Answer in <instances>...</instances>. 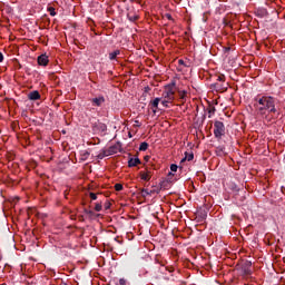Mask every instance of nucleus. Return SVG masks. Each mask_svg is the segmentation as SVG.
Listing matches in <instances>:
<instances>
[{
  "mask_svg": "<svg viewBox=\"0 0 285 285\" xmlns=\"http://www.w3.org/2000/svg\"><path fill=\"white\" fill-rule=\"evenodd\" d=\"M101 208H102L101 203H97L95 206L96 213H101Z\"/></svg>",
  "mask_w": 285,
  "mask_h": 285,
  "instance_id": "24",
  "label": "nucleus"
},
{
  "mask_svg": "<svg viewBox=\"0 0 285 285\" xmlns=\"http://www.w3.org/2000/svg\"><path fill=\"white\" fill-rule=\"evenodd\" d=\"M167 19H173V16H170V14H167Z\"/></svg>",
  "mask_w": 285,
  "mask_h": 285,
  "instance_id": "39",
  "label": "nucleus"
},
{
  "mask_svg": "<svg viewBox=\"0 0 285 285\" xmlns=\"http://www.w3.org/2000/svg\"><path fill=\"white\" fill-rule=\"evenodd\" d=\"M119 151H121V144L117 142L112 146H110L108 149H106V154L110 157V155H117Z\"/></svg>",
  "mask_w": 285,
  "mask_h": 285,
  "instance_id": "4",
  "label": "nucleus"
},
{
  "mask_svg": "<svg viewBox=\"0 0 285 285\" xmlns=\"http://www.w3.org/2000/svg\"><path fill=\"white\" fill-rule=\"evenodd\" d=\"M173 177H175V175L173 174V171H169L167 180L160 183V188H166L167 184L173 183Z\"/></svg>",
  "mask_w": 285,
  "mask_h": 285,
  "instance_id": "11",
  "label": "nucleus"
},
{
  "mask_svg": "<svg viewBox=\"0 0 285 285\" xmlns=\"http://www.w3.org/2000/svg\"><path fill=\"white\" fill-rule=\"evenodd\" d=\"M217 81H220L222 83H224V81H226V76L219 75V76L217 77Z\"/></svg>",
  "mask_w": 285,
  "mask_h": 285,
  "instance_id": "26",
  "label": "nucleus"
},
{
  "mask_svg": "<svg viewBox=\"0 0 285 285\" xmlns=\"http://www.w3.org/2000/svg\"><path fill=\"white\" fill-rule=\"evenodd\" d=\"M92 128H94V130H97L98 132H106V130H108V126H106V124L100 122V121L92 124Z\"/></svg>",
  "mask_w": 285,
  "mask_h": 285,
  "instance_id": "5",
  "label": "nucleus"
},
{
  "mask_svg": "<svg viewBox=\"0 0 285 285\" xmlns=\"http://www.w3.org/2000/svg\"><path fill=\"white\" fill-rule=\"evenodd\" d=\"M176 86H177V82L173 81L169 85H166L165 88H170V90H175Z\"/></svg>",
  "mask_w": 285,
  "mask_h": 285,
  "instance_id": "22",
  "label": "nucleus"
},
{
  "mask_svg": "<svg viewBox=\"0 0 285 285\" xmlns=\"http://www.w3.org/2000/svg\"><path fill=\"white\" fill-rule=\"evenodd\" d=\"M177 165L176 164H173V165H170V170H171V173H177Z\"/></svg>",
  "mask_w": 285,
  "mask_h": 285,
  "instance_id": "30",
  "label": "nucleus"
},
{
  "mask_svg": "<svg viewBox=\"0 0 285 285\" xmlns=\"http://www.w3.org/2000/svg\"><path fill=\"white\" fill-rule=\"evenodd\" d=\"M119 285H128V281L126 278H120Z\"/></svg>",
  "mask_w": 285,
  "mask_h": 285,
  "instance_id": "31",
  "label": "nucleus"
},
{
  "mask_svg": "<svg viewBox=\"0 0 285 285\" xmlns=\"http://www.w3.org/2000/svg\"><path fill=\"white\" fill-rule=\"evenodd\" d=\"M110 206H111V205H110V202H106V203H105V208H106V210H108V209L110 208Z\"/></svg>",
  "mask_w": 285,
  "mask_h": 285,
  "instance_id": "34",
  "label": "nucleus"
},
{
  "mask_svg": "<svg viewBox=\"0 0 285 285\" xmlns=\"http://www.w3.org/2000/svg\"><path fill=\"white\" fill-rule=\"evenodd\" d=\"M193 159H195V154L185 153V158L181 161H193Z\"/></svg>",
  "mask_w": 285,
  "mask_h": 285,
  "instance_id": "15",
  "label": "nucleus"
},
{
  "mask_svg": "<svg viewBox=\"0 0 285 285\" xmlns=\"http://www.w3.org/2000/svg\"><path fill=\"white\" fill-rule=\"evenodd\" d=\"M161 106H164V108H169L168 104H173L170 100H166V99H161Z\"/></svg>",
  "mask_w": 285,
  "mask_h": 285,
  "instance_id": "21",
  "label": "nucleus"
},
{
  "mask_svg": "<svg viewBox=\"0 0 285 285\" xmlns=\"http://www.w3.org/2000/svg\"><path fill=\"white\" fill-rule=\"evenodd\" d=\"M254 108L256 114L261 117H264L266 112H277V109L275 108V98L271 96H257L254 98Z\"/></svg>",
  "mask_w": 285,
  "mask_h": 285,
  "instance_id": "1",
  "label": "nucleus"
},
{
  "mask_svg": "<svg viewBox=\"0 0 285 285\" xmlns=\"http://www.w3.org/2000/svg\"><path fill=\"white\" fill-rule=\"evenodd\" d=\"M49 59H48V56L45 53V55H40L39 57H38V65L39 66H48V63H49Z\"/></svg>",
  "mask_w": 285,
  "mask_h": 285,
  "instance_id": "9",
  "label": "nucleus"
},
{
  "mask_svg": "<svg viewBox=\"0 0 285 285\" xmlns=\"http://www.w3.org/2000/svg\"><path fill=\"white\" fill-rule=\"evenodd\" d=\"M115 190H117V191L124 190V185H121V184H116V185H115Z\"/></svg>",
  "mask_w": 285,
  "mask_h": 285,
  "instance_id": "27",
  "label": "nucleus"
},
{
  "mask_svg": "<svg viewBox=\"0 0 285 285\" xmlns=\"http://www.w3.org/2000/svg\"><path fill=\"white\" fill-rule=\"evenodd\" d=\"M226 135V126L224 122L216 120L214 122V136L216 139H222Z\"/></svg>",
  "mask_w": 285,
  "mask_h": 285,
  "instance_id": "2",
  "label": "nucleus"
},
{
  "mask_svg": "<svg viewBox=\"0 0 285 285\" xmlns=\"http://www.w3.org/2000/svg\"><path fill=\"white\" fill-rule=\"evenodd\" d=\"M88 157H90V153L88 150L80 153V161H87Z\"/></svg>",
  "mask_w": 285,
  "mask_h": 285,
  "instance_id": "14",
  "label": "nucleus"
},
{
  "mask_svg": "<svg viewBox=\"0 0 285 285\" xmlns=\"http://www.w3.org/2000/svg\"><path fill=\"white\" fill-rule=\"evenodd\" d=\"M0 63H3V53L0 52Z\"/></svg>",
  "mask_w": 285,
  "mask_h": 285,
  "instance_id": "37",
  "label": "nucleus"
},
{
  "mask_svg": "<svg viewBox=\"0 0 285 285\" xmlns=\"http://www.w3.org/2000/svg\"><path fill=\"white\" fill-rule=\"evenodd\" d=\"M178 65H179V66H185V67H186V62H185L184 60H181V59H179V60H178Z\"/></svg>",
  "mask_w": 285,
  "mask_h": 285,
  "instance_id": "35",
  "label": "nucleus"
},
{
  "mask_svg": "<svg viewBox=\"0 0 285 285\" xmlns=\"http://www.w3.org/2000/svg\"><path fill=\"white\" fill-rule=\"evenodd\" d=\"M129 21H137L139 19V16H128Z\"/></svg>",
  "mask_w": 285,
  "mask_h": 285,
  "instance_id": "32",
  "label": "nucleus"
},
{
  "mask_svg": "<svg viewBox=\"0 0 285 285\" xmlns=\"http://www.w3.org/2000/svg\"><path fill=\"white\" fill-rule=\"evenodd\" d=\"M253 266V263L249 261H246L243 265V268H250Z\"/></svg>",
  "mask_w": 285,
  "mask_h": 285,
  "instance_id": "25",
  "label": "nucleus"
},
{
  "mask_svg": "<svg viewBox=\"0 0 285 285\" xmlns=\"http://www.w3.org/2000/svg\"><path fill=\"white\" fill-rule=\"evenodd\" d=\"M28 99H30V101H37V100L41 99V94H39V91H37V90H33L28 94Z\"/></svg>",
  "mask_w": 285,
  "mask_h": 285,
  "instance_id": "8",
  "label": "nucleus"
},
{
  "mask_svg": "<svg viewBox=\"0 0 285 285\" xmlns=\"http://www.w3.org/2000/svg\"><path fill=\"white\" fill-rule=\"evenodd\" d=\"M104 157H110L109 155H106V150L98 155V159H104Z\"/></svg>",
  "mask_w": 285,
  "mask_h": 285,
  "instance_id": "28",
  "label": "nucleus"
},
{
  "mask_svg": "<svg viewBox=\"0 0 285 285\" xmlns=\"http://www.w3.org/2000/svg\"><path fill=\"white\" fill-rule=\"evenodd\" d=\"M161 99H165L167 101H175V90L170 89V87H165V90L163 91Z\"/></svg>",
  "mask_w": 285,
  "mask_h": 285,
  "instance_id": "3",
  "label": "nucleus"
},
{
  "mask_svg": "<svg viewBox=\"0 0 285 285\" xmlns=\"http://www.w3.org/2000/svg\"><path fill=\"white\" fill-rule=\"evenodd\" d=\"M91 104L92 106L101 107L104 104H106V98L104 96H98L91 99Z\"/></svg>",
  "mask_w": 285,
  "mask_h": 285,
  "instance_id": "7",
  "label": "nucleus"
},
{
  "mask_svg": "<svg viewBox=\"0 0 285 285\" xmlns=\"http://www.w3.org/2000/svg\"><path fill=\"white\" fill-rule=\"evenodd\" d=\"M48 12L51 17H57V11H55V8L53 7H49L48 8Z\"/></svg>",
  "mask_w": 285,
  "mask_h": 285,
  "instance_id": "20",
  "label": "nucleus"
},
{
  "mask_svg": "<svg viewBox=\"0 0 285 285\" xmlns=\"http://www.w3.org/2000/svg\"><path fill=\"white\" fill-rule=\"evenodd\" d=\"M87 215H89V217H94L95 216V212L89 210V213Z\"/></svg>",
  "mask_w": 285,
  "mask_h": 285,
  "instance_id": "36",
  "label": "nucleus"
},
{
  "mask_svg": "<svg viewBox=\"0 0 285 285\" xmlns=\"http://www.w3.org/2000/svg\"><path fill=\"white\" fill-rule=\"evenodd\" d=\"M161 101V98H155L149 102V107L151 108L154 115H157V110H159V102Z\"/></svg>",
  "mask_w": 285,
  "mask_h": 285,
  "instance_id": "6",
  "label": "nucleus"
},
{
  "mask_svg": "<svg viewBox=\"0 0 285 285\" xmlns=\"http://www.w3.org/2000/svg\"><path fill=\"white\" fill-rule=\"evenodd\" d=\"M139 150H140V153L148 150V142H146V141L141 142L139 146Z\"/></svg>",
  "mask_w": 285,
  "mask_h": 285,
  "instance_id": "18",
  "label": "nucleus"
},
{
  "mask_svg": "<svg viewBox=\"0 0 285 285\" xmlns=\"http://www.w3.org/2000/svg\"><path fill=\"white\" fill-rule=\"evenodd\" d=\"M18 68L21 69V65L20 63H18Z\"/></svg>",
  "mask_w": 285,
  "mask_h": 285,
  "instance_id": "41",
  "label": "nucleus"
},
{
  "mask_svg": "<svg viewBox=\"0 0 285 285\" xmlns=\"http://www.w3.org/2000/svg\"><path fill=\"white\" fill-rule=\"evenodd\" d=\"M215 107H209L208 108V115H209V117H210V115H215Z\"/></svg>",
  "mask_w": 285,
  "mask_h": 285,
  "instance_id": "29",
  "label": "nucleus"
},
{
  "mask_svg": "<svg viewBox=\"0 0 285 285\" xmlns=\"http://www.w3.org/2000/svg\"><path fill=\"white\" fill-rule=\"evenodd\" d=\"M83 213H85L86 215H88V214L90 213V210L87 209V208H85V209H83Z\"/></svg>",
  "mask_w": 285,
  "mask_h": 285,
  "instance_id": "38",
  "label": "nucleus"
},
{
  "mask_svg": "<svg viewBox=\"0 0 285 285\" xmlns=\"http://www.w3.org/2000/svg\"><path fill=\"white\" fill-rule=\"evenodd\" d=\"M145 159H146V161H148V159H150V156H146Z\"/></svg>",
  "mask_w": 285,
  "mask_h": 285,
  "instance_id": "40",
  "label": "nucleus"
},
{
  "mask_svg": "<svg viewBox=\"0 0 285 285\" xmlns=\"http://www.w3.org/2000/svg\"><path fill=\"white\" fill-rule=\"evenodd\" d=\"M119 55H121L120 50H115L114 52H110L109 53L110 61H115V59H117V57H119Z\"/></svg>",
  "mask_w": 285,
  "mask_h": 285,
  "instance_id": "13",
  "label": "nucleus"
},
{
  "mask_svg": "<svg viewBox=\"0 0 285 285\" xmlns=\"http://www.w3.org/2000/svg\"><path fill=\"white\" fill-rule=\"evenodd\" d=\"M89 197H90V199H92L94 202L97 200V194H95V193H90V194H89Z\"/></svg>",
  "mask_w": 285,
  "mask_h": 285,
  "instance_id": "33",
  "label": "nucleus"
},
{
  "mask_svg": "<svg viewBox=\"0 0 285 285\" xmlns=\"http://www.w3.org/2000/svg\"><path fill=\"white\" fill-rule=\"evenodd\" d=\"M244 275H252L253 271L248 267H243Z\"/></svg>",
  "mask_w": 285,
  "mask_h": 285,
  "instance_id": "23",
  "label": "nucleus"
},
{
  "mask_svg": "<svg viewBox=\"0 0 285 285\" xmlns=\"http://www.w3.org/2000/svg\"><path fill=\"white\" fill-rule=\"evenodd\" d=\"M154 191L148 189H141V197H148V195H151Z\"/></svg>",
  "mask_w": 285,
  "mask_h": 285,
  "instance_id": "19",
  "label": "nucleus"
},
{
  "mask_svg": "<svg viewBox=\"0 0 285 285\" xmlns=\"http://www.w3.org/2000/svg\"><path fill=\"white\" fill-rule=\"evenodd\" d=\"M188 95V91L186 90H178V97L180 100L186 101V97Z\"/></svg>",
  "mask_w": 285,
  "mask_h": 285,
  "instance_id": "16",
  "label": "nucleus"
},
{
  "mask_svg": "<svg viewBox=\"0 0 285 285\" xmlns=\"http://www.w3.org/2000/svg\"><path fill=\"white\" fill-rule=\"evenodd\" d=\"M140 178L142 181H150V171H140Z\"/></svg>",
  "mask_w": 285,
  "mask_h": 285,
  "instance_id": "12",
  "label": "nucleus"
},
{
  "mask_svg": "<svg viewBox=\"0 0 285 285\" xmlns=\"http://www.w3.org/2000/svg\"><path fill=\"white\" fill-rule=\"evenodd\" d=\"M141 164V160L139 158H129L128 160V167L135 168V166H139Z\"/></svg>",
  "mask_w": 285,
  "mask_h": 285,
  "instance_id": "10",
  "label": "nucleus"
},
{
  "mask_svg": "<svg viewBox=\"0 0 285 285\" xmlns=\"http://www.w3.org/2000/svg\"><path fill=\"white\" fill-rule=\"evenodd\" d=\"M214 90H216L217 92H222V90H224V85L216 82L213 85Z\"/></svg>",
  "mask_w": 285,
  "mask_h": 285,
  "instance_id": "17",
  "label": "nucleus"
}]
</instances>
